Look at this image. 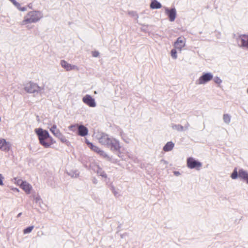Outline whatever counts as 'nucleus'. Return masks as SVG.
<instances>
[{"label": "nucleus", "mask_w": 248, "mask_h": 248, "mask_svg": "<svg viewBox=\"0 0 248 248\" xmlns=\"http://www.w3.org/2000/svg\"><path fill=\"white\" fill-rule=\"evenodd\" d=\"M161 4L156 0H152L150 4V8L151 9H159L161 7Z\"/></svg>", "instance_id": "20"}, {"label": "nucleus", "mask_w": 248, "mask_h": 248, "mask_svg": "<svg viewBox=\"0 0 248 248\" xmlns=\"http://www.w3.org/2000/svg\"><path fill=\"white\" fill-rule=\"evenodd\" d=\"M86 143L88 145V147L93 152L97 153L100 156L103 157H108V155L102 150H101L98 147L94 145L91 142H90L88 140L86 141Z\"/></svg>", "instance_id": "6"}, {"label": "nucleus", "mask_w": 248, "mask_h": 248, "mask_svg": "<svg viewBox=\"0 0 248 248\" xmlns=\"http://www.w3.org/2000/svg\"><path fill=\"white\" fill-rule=\"evenodd\" d=\"M109 147L111 150L118 151L121 148L119 142L114 138H111L109 144Z\"/></svg>", "instance_id": "10"}, {"label": "nucleus", "mask_w": 248, "mask_h": 248, "mask_svg": "<svg viewBox=\"0 0 248 248\" xmlns=\"http://www.w3.org/2000/svg\"><path fill=\"white\" fill-rule=\"evenodd\" d=\"M187 166L190 169L195 168L199 170L201 168L202 164L193 158L189 157L187 159Z\"/></svg>", "instance_id": "5"}, {"label": "nucleus", "mask_w": 248, "mask_h": 248, "mask_svg": "<svg viewBox=\"0 0 248 248\" xmlns=\"http://www.w3.org/2000/svg\"><path fill=\"white\" fill-rule=\"evenodd\" d=\"M3 177L2 175V174H0V186H3Z\"/></svg>", "instance_id": "28"}, {"label": "nucleus", "mask_w": 248, "mask_h": 248, "mask_svg": "<svg viewBox=\"0 0 248 248\" xmlns=\"http://www.w3.org/2000/svg\"><path fill=\"white\" fill-rule=\"evenodd\" d=\"M79 126V125H78V124H74L70 125L68 127V128L70 131H72L73 132H75L77 131V130H78Z\"/></svg>", "instance_id": "22"}, {"label": "nucleus", "mask_w": 248, "mask_h": 248, "mask_svg": "<svg viewBox=\"0 0 248 248\" xmlns=\"http://www.w3.org/2000/svg\"><path fill=\"white\" fill-rule=\"evenodd\" d=\"M84 103L91 107H94L96 105L94 100L90 95H86L83 98Z\"/></svg>", "instance_id": "11"}, {"label": "nucleus", "mask_w": 248, "mask_h": 248, "mask_svg": "<svg viewBox=\"0 0 248 248\" xmlns=\"http://www.w3.org/2000/svg\"><path fill=\"white\" fill-rule=\"evenodd\" d=\"M176 49H177L174 47V48L172 49L170 52L171 56L174 59H176L177 58Z\"/></svg>", "instance_id": "24"}, {"label": "nucleus", "mask_w": 248, "mask_h": 248, "mask_svg": "<svg viewBox=\"0 0 248 248\" xmlns=\"http://www.w3.org/2000/svg\"><path fill=\"white\" fill-rule=\"evenodd\" d=\"M42 17L41 13L37 11H31L25 16L24 20L21 22V25L35 23L39 21Z\"/></svg>", "instance_id": "2"}, {"label": "nucleus", "mask_w": 248, "mask_h": 248, "mask_svg": "<svg viewBox=\"0 0 248 248\" xmlns=\"http://www.w3.org/2000/svg\"><path fill=\"white\" fill-rule=\"evenodd\" d=\"M42 89L38 86L37 84L30 82L26 84L25 87V90L29 93H34L35 92H40Z\"/></svg>", "instance_id": "4"}, {"label": "nucleus", "mask_w": 248, "mask_h": 248, "mask_svg": "<svg viewBox=\"0 0 248 248\" xmlns=\"http://www.w3.org/2000/svg\"><path fill=\"white\" fill-rule=\"evenodd\" d=\"M165 13L168 16L170 21H173L176 17V10L173 8L170 10L168 8L165 9Z\"/></svg>", "instance_id": "15"}, {"label": "nucleus", "mask_w": 248, "mask_h": 248, "mask_svg": "<svg viewBox=\"0 0 248 248\" xmlns=\"http://www.w3.org/2000/svg\"><path fill=\"white\" fill-rule=\"evenodd\" d=\"M99 55V53L97 51L93 52V57H97Z\"/></svg>", "instance_id": "29"}, {"label": "nucleus", "mask_w": 248, "mask_h": 248, "mask_svg": "<svg viewBox=\"0 0 248 248\" xmlns=\"http://www.w3.org/2000/svg\"><path fill=\"white\" fill-rule=\"evenodd\" d=\"M238 177L245 181L247 184H248V172L243 169L239 170L238 171Z\"/></svg>", "instance_id": "16"}, {"label": "nucleus", "mask_w": 248, "mask_h": 248, "mask_svg": "<svg viewBox=\"0 0 248 248\" xmlns=\"http://www.w3.org/2000/svg\"><path fill=\"white\" fill-rule=\"evenodd\" d=\"M61 64L66 71H70L74 69L78 70V68L77 66L72 65L64 60H62L61 61Z\"/></svg>", "instance_id": "13"}, {"label": "nucleus", "mask_w": 248, "mask_h": 248, "mask_svg": "<svg viewBox=\"0 0 248 248\" xmlns=\"http://www.w3.org/2000/svg\"><path fill=\"white\" fill-rule=\"evenodd\" d=\"M21 214H22V213H19V214H18V215H17V217H19L21 216Z\"/></svg>", "instance_id": "31"}, {"label": "nucleus", "mask_w": 248, "mask_h": 248, "mask_svg": "<svg viewBox=\"0 0 248 248\" xmlns=\"http://www.w3.org/2000/svg\"><path fill=\"white\" fill-rule=\"evenodd\" d=\"M111 138H109L108 135H103L99 138V142L104 146H108Z\"/></svg>", "instance_id": "12"}, {"label": "nucleus", "mask_w": 248, "mask_h": 248, "mask_svg": "<svg viewBox=\"0 0 248 248\" xmlns=\"http://www.w3.org/2000/svg\"><path fill=\"white\" fill-rule=\"evenodd\" d=\"M214 81H215V82L216 83H218V84H219V83H220L221 82V79L219 78H215Z\"/></svg>", "instance_id": "27"}, {"label": "nucleus", "mask_w": 248, "mask_h": 248, "mask_svg": "<svg viewBox=\"0 0 248 248\" xmlns=\"http://www.w3.org/2000/svg\"><path fill=\"white\" fill-rule=\"evenodd\" d=\"M213 78L211 73H207L202 76L197 81L198 84H204L210 81Z\"/></svg>", "instance_id": "8"}, {"label": "nucleus", "mask_w": 248, "mask_h": 248, "mask_svg": "<svg viewBox=\"0 0 248 248\" xmlns=\"http://www.w3.org/2000/svg\"><path fill=\"white\" fill-rule=\"evenodd\" d=\"M231 118L230 116L226 114L223 116V120L226 123H229L230 122Z\"/></svg>", "instance_id": "26"}, {"label": "nucleus", "mask_w": 248, "mask_h": 248, "mask_svg": "<svg viewBox=\"0 0 248 248\" xmlns=\"http://www.w3.org/2000/svg\"><path fill=\"white\" fill-rule=\"evenodd\" d=\"M35 132L38 136L39 143L45 148L49 147L55 143L53 139L51 137L47 131L39 128L35 129Z\"/></svg>", "instance_id": "1"}, {"label": "nucleus", "mask_w": 248, "mask_h": 248, "mask_svg": "<svg viewBox=\"0 0 248 248\" xmlns=\"http://www.w3.org/2000/svg\"><path fill=\"white\" fill-rule=\"evenodd\" d=\"M19 10L21 11H26L27 10V8L26 7H21V4L16 2V1H15L13 3Z\"/></svg>", "instance_id": "21"}, {"label": "nucleus", "mask_w": 248, "mask_h": 248, "mask_svg": "<svg viewBox=\"0 0 248 248\" xmlns=\"http://www.w3.org/2000/svg\"><path fill=\"white\" fill-rule=\"evenodd\" d=\"M174 144L173 142H168L163 147V151L165 152H169L171 151L174 147Z\"/></svg>", "instance_id": "19"}, {"label": "nucleus", "mask_w": 248, "mask_h": 248, "mask_svg": "<svg viewBox=\"0 0 248 248\" xmlns=\"http://www.w3.org/2000/svg\"><path fill=\"white\" fill-rule=\"evenodd\" d=\"M17 183L20 185V187L27 193H31L32 189L31 186L26 181L18 180Z\"/></svg>", "instance_id": "9"}, {"label": "nucleus", "mask_w": 248, "mask_h": 248, "mask_svg": "<svg viewBox=\"0 0 248 248\" xmlns=\"http://www.w3.org/2000/svg\"><path fill=\"white\" fill-rule=\"evenodd\" d=\"M186 39L182 37H179L177 38L176 42L174 43V47L179 51H181L186 46Z\"/></svg>", "instance_id": "7"}, {"label": "nucleus", "mask_w": 248, "mask_h": 248, "mask_svg": "<svg viewBox=\"0 0 248 248\" xmlns=\"http://www.w3.org/2000/svg\"><path fill=\"white\" fill-rule=\"evenodd\" d=\"M239 39L242 46L248 48V35H241L239 36Z\"/></svg>", "instance_id": "18"}, {"label": "nucleus", "mask_w": 248, "mask_h": 248, "mask_svg": "<svg viewBox=\"0 0 248 248\" xmlns=\"http://www.w3.org/2000/svg\"><path fill=\"white\" fill-rule=\"evenodd\" d=\"M102 176H103V177H107V175H106V174H104V175H102Z\"/></svg>", "instance_id": "32"}, {"label": "nucleus", "mask_w": 248, "mask_h": 248, "mask_svg": "<svg viewBox=\"0 0 248 248\" xmlns=\"http://www.w3.org/2000/svg\"><path fill=\"white\" fill-rule=\"evenodd\" d=\"M238 177V172H237V168H235L233 172L231 174V178L232 179H235Z\"/></svg>", "instance_id": "23"}, {"label": "nucleus", "mask_w": 248, "mask_h": 248, "mask_svg": "<svg viewBox=\"0 0 248 248\" xmlns=\"http://www.w3.org/2000/svg\"><path fill=\"white\" fill-rule=\"evenodd\" d=\"M11 148V144L4 139H0V149L2 151H8Z\"/></svg>", "instance_id": "14"}, {"label": "nucleus", "mask_w": 248, "mask_h": 248, "mask_svg": "<svg viewBox=\"0 0 248 248\" xmlns=\"http://www.w3.org/2000/svg\"><path fill=\"white\" fill-rule=\"evenodd\" d=\"M50 131L51 133L63 143H66L67 142V140L66 138L62 135L60 130L57 128L56 124L53 125L51 128H49Z\"/></svg>", "instance_id": "3"}, {"label": "nucleus", "mask_w": 248, "mask_h": 248, "mask_svg": "<svg viewBox=\"0 0 248 248\" xmlns=\"http://www.w3.org/2000/svg\"><path fill=\"white\" fill-rule=\"evenodd\" d=\"M33 226H32L25 229L23 231L24 233L26 234L31 232L33 230Z\"/></svg>", "instance_id": "25"}, {"label": "nucleus", "mask_w": 248, "mask_h": 248, "mask_svg": "<svg viewBox=\"0 0 248 248\" xmlns=\"http://www.w3.org/2000/svg\"><path fill=\"white\" fill-rule=\"evenodd\" d=\"M88 130L86 127L83 125H79L78 130V134L80 136L84 137L88 135Z\"/></svg>", "instance_id": "17"}, {"label": "nucleus", "mask_w": 248, "mask_h": 248, "mask_svg": "<svg viewBox=\"0 0 248 248\" xmlns=\"http://www.w3.org/2000/svg\"><path fill=\"white\" fill-rule=\"evenodd\" d=\"M12 3H13L16 0H9Z\"/></svg>", "instance_id": "30"}]
</instances>
